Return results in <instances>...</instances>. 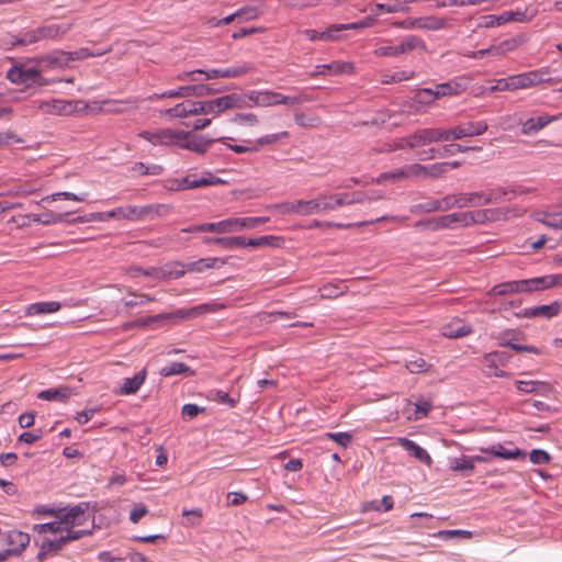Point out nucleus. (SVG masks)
Instances as JSON below:
<instances>
[{
  "label": "nucleus",
  "mask_w": 562,
  "mask_h": 562,
  "mask_svg": "<svg viewBox=\"0 0 562 562\" xmlns=\"http://www.w3.org/2000/svg\"><path fill=\"white\" fill-rule=\"evenodd\" d=\"M408 179L406 177V167H401L398 169H395L393 171L383 172L381 173L373 182L375 183H382L384 181H397V180H404Z\"/></svg>",
  "instance_id": "obj_51"
},
{
  "label": "nucleus",
  "mask_w": 562,
  "mask_h": 562,
  "mask_svg": "<svg viewBox=\"0 0 562 562\" xmlns=\"http://www.w3.org/2000/svg\"><path fill=\"white\" fill-rule=\"evenodd\" d=\"M516 387L522 393L547 394L551 391L550 384L541 381L518 380L516 381Z\"/></svg>",
  "instance_id": "obj_36"
},
{
  "label": "nucleus",
  "mask_w": 562,
  "mask_h": 562,
  "mask_svg": "<svg viewBox=\"0 0 562 562\" xmlns=\"http://www.w3.org/2000/svg\"><path fill=\"white\" fill-rule=\"evenodd\" d=\"M204 243H206V244L214 243V244L221 245L225 248L245 247L246 237L235 236V237L205 238Z\"/></svg>",
  "instance_id": "obj_45"
},
{
  "label": "nucleus",
  "mask_w": 562,
  "mask_h": 562,
  "mask_svg": "<svg viewBox=\"0 0 562 562\" xmlns=\"http://www.w3.org/2000/svg\"><path fill=\"white\" fill-rule=\"evenodd\" d=\"M558 119L559 116H550L547 114L540 115L538 117H531L522 124L521 132L525 135L537 133L551 122L557 121Z\"/></svg>",
  "instance_id": "obj_29"
},
{
  "label": "nucleus",
  "mask_w": 562,
  "mask_h": 562,
  "mask_svg": "<svg viewBox=\"0 0 562 562\" xmlns=\"http://www.w3.org/2000/svg\"><path fill=\"white\" fill-rule=\"evenodd\" d=\"M190 371V368L182 362H172L170 364L165 366L160 370V374L162 376H171L177 374H184Z\"/></svg>",
  "instance_id": "obj_53"
},
{
  "label": "nucleus",
  "mask_w": 562,
  "mask_h": 562,
  "mask_svg": "<svg viewBox=\"0 0 562 562\" xmlns=\"http://www.w3.org/2000/svg\"><path fill=\"white\" fill-rule=\"evenodd\" d=\"M70 27L71 23H52L37 27V33L40 34L41 41L46 38H56L68 32Z\"/></svg>",
  "instance_id": "obj_35"
},
{
  "label": "nucleus",
  "mask_w": 562,
  "mask_h": 562,
  "mask_svg": "<svg viewBox=\"0 0 562 562\" xmlns=\"http://www.w3.org/2000/svg\"><path fill=\"white\" fill-rule=\"evenodd\" d=\"M41 41V37H40V34L37 33V29L35 30H32V31H27L23 34H21L16 40L15 42L13 43V45H22V46H25V45H31V44H34L36 42Z\"/></svg>",
  "instance_id": "obj_57"
},
{
  "label": "nucleus",
  "mask_w": 562,
  "mask_h": 562,
  "mask_svg": "<svg viewBox=\"0 0 562 562\" xmlns=\"http://www.w3.org/2000/svg\"><path fill=\"white\" fill-rule=\"evenodd\" d=\"M61 304L56 301L37 302L30 304L25 310L26 316H37L43 314L56 313L60 310Z\"/></svg>",
  "instance_id": "obj_31"
},
{
  "label": "nucleus",
  "mask_w": 562,
  "mask_h": 562,
  "mask_svg": "<svg viewBox=\"0 0 562 562\" xmlns=\"http://www.w3.org/2000/svg\"><path fill=\"white\" fill-rule=\"evenodd\" d=\"M461 225L468 226L476 223H484L494 218V211L491 210H476L472 212H460Z\"/></svg>",
  "instance_id": "obj_33"
},
{
  "label": "nucleus",
  "mask_w": 562,
  "mask_h": 562,
  "mask_svg": "<svg viewBox=\"0 0 562 562\" xmlns=\"http://www.w3.org/2000/svg\"><path fill=\"white\" fill-rule=\"evenodd\" d=\"M229 140H232L229 137H221L217 139V142L222 143L236 154L257 153L255 143L251 140H246V145H233L229 143Z\"/></svg>",
  "instance_id": "obj_46"
},
{
  "label": "nucleus",
  "mask_w": 562,
  "mask_h": 562,
  "mask_svg": "<svg viewBox=\"0 0 562 562\" xmlns=\"http://www.w3.org/2000/svg\"><path fill=\"white\" fill-rule=\"evenodd\" d=\"M488 128L485 121H470L450 128H442L445 142L463 139L484 134Z\"/></svg>",
  "instance_id": "obj_7"
},
{
  "label": "nucleus",
  "mask_w": 562,
  "mask_h": 562,
  "mask_svg": "<svg viewBox=\"0 0 562 562\" xmlns=\"http://www.w3.org/2000/svg\"><path fill=\"white\" fill-rule=\"evenodd\" d=\"M88 503H80L71 507L49 509V516L55 517L54 521L35 526L38 532H49L53 538H45L42 542V552H56L61 550L71 541L90 535V530L78 529L86 525L89 519L87 515Z\"/></svg>",
  "instance_id": "obj_1"
},
{
  "label": "nucleus",
  "mask_w": 562,
  "mask_h": 562,
  "mask_svg": "<svg viewBox=\"0 0 562 562\" xmlns=\"http://www.w3.org/2000/svg\"><path fill=\"white\" fill-rule=\"evenodd\" d=\"M429 364L425 361L424 358H416L414 360H409L407 363H406V369L411 372V373H422V372H426L428 369H429Z\"/></svg>",
  "instance_id": "obj_60"
},
{
  "label": "nucleus",
  "mask_w": 562,
  "mask_h": 562,
  "mask_svg": "<svg viewBox=\"0 0 562 562\" xmlns=\"http://www.w3.org/2000/svg\"><path fill=\"white\" fill-rule=\"evenodd\" d=\"M538 220L549 227H552L555 229H559V228L562 229V212L559 214H553V215L548 214Z\"/></svg>",
  "instance_id": "obj_64"
},
{
  "label": "nucleus",
  "mask_w": 562,
  "mask_h": 562,
  "mask_svg": "<svg viewBox=\"0 0 562 562\" xmlns=\"http://www.w3.org/2000/svg\"><path fill=\"white\" fill-rule=\"evenodd\" d=\"M456 224H461L460 212L442 215L427 222V225H429L432 229L453 227Z\"/></svg>",
  "instance_id": "obj_39"
},
{
  "label": "nucleus",
  "mask_w": 562,
  "mask_h": 562,
  "mask_svg": "<svg viewBox=\"0 0 562 562\" xmlns=\"http://www.w3.org/2000/svg\"><path fill=\"white\" fill-rule=\"evenodd\" d=\"M414 49H420L425 52L427 47L420 37L409 35L397 45L380 46L375 48L374 55L378 57H396L403 54H407Z\"/></svg>",
  "instance_id": "obj_6"
},
{
  "label": "nucleus",
  "mask_w": 562,
  "mask_h": 562,
  "mask_svg": "<svg viewBox=\"0 0 562 562\" xmlns=\"http://www.w3.org/2000/svg\"><path fill=\"white\" fill-rule=\"evenodd\" d=\"M131 170L139 176H159L162 172V167L159 165L147 166L144 162H135Z\"/></svg>",
  "instance_id": "obj_49"
},
{
  "label": "nucleus",
  "mask_w": 562,
  "mask_h": 562,
  "mask_svg": "<svg viewBox=\"0 0 562 562\" xmlns=\"http://www.w3.org/2000/svg\"><path fill=\"white\" fill-rule=\"evenodd\" d=\"M409 26L415 29L438 30L442 26V23L435 19H418L411 22Z\"/></svg>",
  "instance_id": "obj_58"
},
{
  "label": "nucleus",
  "mask_w": 562,
  "mask_h": 562,
  "mask_svg": "<svg viewBox=\"0 0 562 562\" xmlns=\"http://www.w3.org/2000/svg\"><path fill=\"white\" fill-rule=\"evenodd\" d=\"M325 437L335 441L341 447H347L352 440V436L349 432H327Z\"/></svg>",
  "instance_id": "obj_62"
},
{
  "label": "nucleus",
  "mask_w": 562,
  "mask_h": 562,
  "mask_svg": "<svg viewBox=\"0 0 562 562\" xmlns=\"http://www.w3.org/2000/svg\"><path fill=\"white\" fill-rule=\"evenodd\" d=\"M474 462H488V459L482 456L461 457L453 459L450 469L454 472H473Z\"/></svg>",
  "instance_id": "obj_32"
},
{
  "label": "nucleus",
  "mask_w": 562,
  "mask_h": 562,
  "mask_svg": "<svg viewBox=\"0 0 562 562\" xmlns=\"http://www.w3.org/2000/svg\"><path fill=\"white\" fill-rule=\"evenodd\" d=\"M7 78L18 85L43 83L40 69L25 65H14L11 67L7 72Z\"/></svg>",
  "instance_id": "obj_12"
},
{
  "label": "nucleus",
  "mask_w": 562,
  "mask_h": 562,
  "mask_svg": "<svg viewBox=\"0 0 562 562\" xmlns=\"http://www.w3.org/2000/svg\"><path fill=\"white\" fill-rule=\"evenodd\" d=\"M326 204L325 213L345 205H351L350 193L323 194Z\"/></svg>",
  "instance_id": "obj_37"
},
{
  "label": "nucleus",
  "mask_w": 562,
  "mask_h": 562,
  "mask_svg": "<svg viewBox=\"0 0 562 562\" xmlns=\"http://www.w3.org/2000/svg\"><path fill=\"white\" fill-rule=\"evenodd\" d=\"M111 50H112L111 46L106 47L105 49H100V50H94V52L87 47H81L75 52H59L58 57H46V58H42L41 61H45L50 65L63 64V63L71 61V60H82V59H86L89 57L102 56L104 54L110 53Z\"/></svg>",
  "instance_id": "obj_13"
},
{
  "label": "nucleus",
  "mask_w": 562,
  "mask_h": 562,
  "mask_svg": "<svg viewBox=\"0 0 562 562\" xmlns=\"http://www.w3.org/2000/svg\"><path fill=\"white\" fill-rule=\"evenodd\" d=\"M147 376L146 369H143L142 371L137 372L132 378H125L122 381V384L120 386L119 394L121 395H131L135 394L140 386L144 384Z\"/></svg>",
  "instance_id": "obj_27"
},
{
  "label": "nucleus",
  "mask_w": 562,
  "mask_h": 562,
  "mask_svg": "<svg viewBox=\"0 0 562 562\" xmlns=\"http://www.w3.org/2000/svg\"><path fill=\"white\" fill-rule=\"evenodd\" d=\"M210 398L222 404H226L229 407H235L237 401L232 398L227 392L221 390H214L210 392Z\"/></svg>",
  "instance_id": "obj_59"
},
{
  "label": "nucleus",
  "mask_w": 562,
  "mask_h": 562,
  "mask_svg": "<svg viewBox=\"0 0 562 562\" xmlns=\"http://www.w3.org/2000/svg\"><path fill=\"white\" fill-rule=\"evenodd\" d=\"M441 333L447 338L456 339L470 335L472 333V328L462 319L453 318L451 322L442 326Z\"/></svg>",
  "instance_id": "obj_25"
},
{
  "label": "nucleus",
  "mask_w": 562,
  "mask_h": 562,
  "mask_svg": "<svg viewBox=\"0 0 562 562\" xmlns=\"http://www.w3.org/2000/svg\"><path fill=\"white\" fill-rule=\"evenodd\" d=\"M203 102L205 108L204 114H212L213 116H218L227 110L240 109L243 106V99L236 93L226 94Z\"/></svg>",
  "instance_id": "obj_10"
},
{
  "label": "nucleus",
  "mask_w": 562,
  "mask_h": 562,
  "mask_svg": "<svg viewBox=\"0 0 562 562\" xmlns=\"http://www.w3.org/2000/svg\"><path fill=\"white\" fill-rule=\"evenodd\" d=\"M269 221L270 218L267 216L235 217L236 232L252 229L268 223Z\"/></svg>",
  "instance_id": "obj_41"
},
{
  "label": "nucleus",
  "mask_w": 562,
  "mask_h": 562,
  "mask_svg": "<svg viewBox=\"0 0 562 562\" xmlns=\"http://www.w3.org/2000/svg\"><path fill=\"white\" fill-rule=\"evenodd\" d=\"M259 15V10L254 7H245L235 13L224 18L221 22L224 24H228L233 22L235 19H238L239 21H249L252 19H256Z\"/></svg>",
  "instance_id": "obj_43"
},
{
  "label": "nucleus",
  "mask_w": 562,
  "mask_h": 562,
  "mask_svg": "<svg viewBox=\"0 0 562 562\" xmlns=\"http://www.w3.org/2000/svg\"><path fill=\"white\" fill-rule=\"evenodd\" d=\"M226 262L227 260L223 258H202L187 263V269L189 272H203L207 269L220 268Z\"/></svg>",
  "instance_id": "obj_34"
},
{
  "label": "nucleus",
  "mask_w": 562,
  "mask_h": 562,
  "mask_svg": "<svg viewBox=\"0 0 562 562\" xmlns=\"http://www.w3.org/2000/svg\"><path fill=\"white\" fill-rule=\"evenodd\" d=\"M221 183H224V181L217 178L216 176L212 175L211 172H206L199 178L195 176H188L183 178L179 183L178 188L181 190H187L207 186H215Z\"/></svg>",
  "instance_id": "obj_20"
},
{
  "label": "nucleus",
  "mask_w": 562,
  "mask_h": 562,
  "mask_svg": "<svg viewBox=\"0 0 562 562\" xmlns=\"http://www.w3.org/2000/svg\"><path fill=\"white\" fill-rule=\"evenodd\" d=\"M7 549L0 552V562H4L10 555L20 554L30 543V536L19 530H11L4 538Z\"/></svg>",
  "instance_id": "obj_15"
},
{
  "label": "nucleus",
  "mask_w": 562,
  "mask_h": 562,
  "mask_svg": "<svg viewBox=\"0 0 562 562\" xmlns=\"http://www.w3.org/2000/svg\"><path fill=\"white\" fill-rule=\"evenodd\" d=\"M546 75L547 72L543 70H531L509 76L507 77L509 82V89L510 91H516L532 88L541 82H544Z\"/></svg>",
  "instance_id": "obj_16"
},
{
  "label": "nucleus",
  "mask_w": 562,
  "mask_h": 562,
  "mask_svg": "<svg viewBox=\"0 0 562 562\" xmlns=\"http://www.w3.org/2000/svg\"><path fill=\"white\" fill-rule=\"evenodd\" d=\"M182 232L187 233H216V234H227V233H235L236 232V225H235V217H228L220 222L215 223H203L199 225H192L188 228H183Z\"/></svg>",
  "instance_id": "obj_18"
},
{
  "label": "nucleus",
  "mask_w": 562,
  "mask_h": 562,
  "mask_svg": "<svg viewBox=\"0 0 562 562\" xmlns=\"http://www.w3.org/2000/svg\"><path fill=\"white\" fill-rule=\"evenodd\" d=\"M280 237L277 236H260L257 238H246L245 247H265V246H279Z\"/></svg>",
  "instance_id": "obj_50"
},
{
  "label": "nucleus",
  "mask_w": 562,
  "mask_h": 562,
  "mask_svg": "<svg viewBox=\"0 0 562 562\" xmlns=\"http://www.w3.org/2000/svg\"><path fill=\"white\" fill-rule=\"evenodd\" d=\"M32 108L49 115H70L76 111V105L71 101L61 99L34 100Z\"/></svg>",
  "instance_id": "obj_9"
},
{
  "label": "nucleus",
  "mask_w": 562,
  "mask_h": 562,
  "mask_svg": "<svg viewBox=\"0 0 562 562\" xmlns=\"http://www.w3.org/2000/svg\"><path fill=\"white\" fill-rule=\"evenodd\" d=\"M162 271L165 274V280L167 279H178L181 278L188 272L187 263H183L181 261H171L167 262L162 267Z\"/></svg>",
  "instance_id": "obj_42"
},
{
  "label": "nucleus",
  "mask_w": 562,
  "mask_h": 562,
  "mask_svg": "<svg viewBox=\"0 0 562 562\" xmlns=\"http://www.w3.org/2000/svg\"><path fill=\"white\" fill-rule=\"evenodd\" d=\"M521 281H507L499 283L492 288L491 294L493 295H505L509 293H522L521 292Z\"/></svg>",
  "instance_id": "obj_44"
},
{
  "label": "nucleus",
  "mask_w": 562,
  "mask_h": 562,
  "mask_svg": "<svg viewBox=\"0 0 562 562\" xmlns=\"http://www.w3.org/2000/svg\"><path fill=\"white\" fill-rule=\"evenodd\" d=\"M457 207L463 209L467 206H481L484 205L483 192H471V193H458L457 194Z\"/></svg>",
  "instance_id": "obj_38"
},
{
  "label": "nucleus",
  "mask_w": 562,
  "mask_h": 562,
  "mask_svg": "<svg viewBox=\"0 0 562 562\" xmlns=\"http://www.w3.org/2000/svg\"><path fill=\"white\" fill-rule=\"evenodd\" d=\"M75 392L66 385L41 391L37 397L44 401L66 402Z\"/></svg>",
  "instance_id": "obj_30"
},
{
  "label": "nucleus",
  "mask_w": 562,
  "mask_h": 562,
  "mask_svg": "<svg viewBox=\"0 0 562 562\" xmlns=\"http://www.w3.org/2000/svg\"><path fill=\"white\" fill-rule=\"evenodd\" d=\"M536 3L526 4L524 8H516L514 10H507L499 14H491L482 18L481 26L495 27L508 22H528L533 19L538 13Z\"/></svg>",
  "instance_id": "obj_4"
},
{
  "label": "nucleus",
  "mask_w": 562,
  "mask_h": 562,
  "mask_svg": "<svg viewBox=\"0 0 562 562\" xmlns=\"http://www.w3.org/2000/svg\"><path fill=\"white\" fill-rule=\"evenodd\" d=\"M206 311H209L207 305L202 304V305L195 306L190 310H178L173 314H161L164 316L161 319L170 318L172 316L180 317V318H191V317H195Z\"/></svg>",
  "instance_id": "obj_47"
},
{
  "label": "nucleus",
  "mask_w": 562,
  "mask_h": 562,
  "mask_svg": "<svg viewBox=\"0 0 562 562\" xmlns=\"http://www.w3.org/2000/svg\"><path fill=\"white\" fill-rule=\"evenodd\" d=\"M168 211V206L164 204H148V205H125L120 206L108 212L92 213L91 220L106 222L112 218L126 220L132 222L154 220L157 216L164 215Z\"/></svg>",
  "instance_id": "obj_3"
},
{
  "label": "nucleus",
  "mask_w": 562,
  "mask_h": 562,
  "mask_svg": "<svg viewBox=\"0 0 562 562\" xmlns=\"http://www.w3.org/2000/svg\"><path fill=\"white\" fill-rule=\"evenodd\" d=\"M138 137L153 146L178 147L198 154H204L212 144V140H205L191 132L169 127L142 131Z\"/></svg>",
  "instance_id": "obj_2"
},
{
  "label": "nucleus",
  "mask_w": 562,
  "mask_h": 562,
  "mask_svg": "<svg viewBox=\"0 0 562 562\" xmlns=\"http://www.w3.org/2000/svg\"><path fill=\"white\" fill-rule=\"evenodd\" d=\"M288 137H289V133L286 131H283L280 133L268 134V135L261 136V137L257 138L254 143L257 148V151H259L262 147L268 146V145H273V144L278 143L280 139L288 138Z\"/></svg>",
  "instance_id": "obj_48"
},
{
  "label": "nucleus",
  "mask_w": 562,
  "mask_h": 562,
  "mask_svg": "<svg viewBox=\"0 0 562 562\" xmlns=\"http://www.w3.org/2000/svg\"><path fill=\"white\" fill-rule=\"evenodd\" d=\"M247 98L255 105L263 108L276 105L294 106L312 100L307 95H285L271 90L250 91Z\"/></svg>",
  "instance_id": "obj_5"
},
{
  "label": "nucleus",
  "mask_w": 562,
  "mask_h": 562,
  "mask_svg": "<svg viewBox=\"0 0 562 562\" xmlns=\"http://www.w3.org/2000/svg\"><path fill=\"white\" fill-rule=\"evenodd\" d=\"M295 203L296 215L299 216L325 213L326 204L324 203L323 194H318L316 198L310 200H295Z\"/></svg>",
  "instance_id": "obj_19"
},
{
  "label": "nucleus",
  "mask_w": 562,
  "mask_h": 562,
  "mask_svg": "<svg viewBox=\"0 0 562 562\" xmlns=\"http://www.w3.org/2000/svg\"><path fill=\"white\" fill-rule=\"evenodd\" d=\"M212 93H215V91L210 89L207 86H183L178 89L165 91L160 93V97L186 98L192 95L202 97Z\"/></svg>",
  "instance_id": "obj_23"
},
{
  "label": "nucleus",
  "mask_w": 562,
  "mask_h": 562,
  "mask_svg": "<svg viewBox=\"0 0 562 562\" xmlns=\"http://www.w3.org/2000/svg\"><path fill=\"white\" fill-rule=\"evenodd\" d=\"M521 281L522 293H533L562 284V274H547Z\"/></svg>",
  "instance_id": "obj_17"
},
{
  "label": "nucleus",
  "mask_w": 562,
  "mask_h": 562,
  "mask_svg": "<svg viewBox=\"0 0 562 562\" xmlns=\"http://www.w3.org/2000/svg\"><path fill=\"white\" fill-rule=\"evenodd\" d=\"M442 128H422L406 136V145L409 149H415L431 143L445 142Z\"/></svg>",
  "instance_id": "obj_14"
},
{
  "label": "nucleus",
  "mask_w": 562,
  "mask_h": 562,
  "mask_svg": "<svg viewBox=\"0 0 562 562\" xmlns=\"http://www.w3.org/2000/svg\"><path fill=\"white\" fill-rule=\"evenodd\" d=\"M524 43H525V37L520 36V35L507 38V40H505V41L499 43L501 52H503V55H505V54H507L509 52H514L515 49H517Z\"/></svg>",
  "instance_id": "obj_54"
},
{
  "label": "nucleus",
  "mask_w": 562,
  "mask_h": 562,
  "mask_svg": "<svg viewBox=\"0 0 562 562\" xmlns=\"http://www.w3.org/2000/svg\"><path fill=\"white\" fill-rule=\"evenodd\" d=\"M561 306L562 304L559 301H554L548 305L525 308L521 316L526 318L542 317L550 319L560 313Z\"/></svg>",
  "instance_id": "obj_22"
},
{
  "label": "nucleus",
  "mask_w": 562,
  "mask_h": 562,
  "mask_svg": "<svg viewBox=\"0 0 562 562\" xmlns=\"http://www.w3.org/2000/svg\"><path fill=\"white\" fill-rule=\"evenodd\" d=\"M256 70L255 66L250 63H243L227 68H212L207 70L196 69L200 75H204L205 80L216 78H238Z\"/></svg>",
  "instance_id": "obj_11"
},
{
  "label": "nucleus",
  "mask_w": 562,
  "mask_h": 562,
  "mask_svg": "<svg viewBox=\"0 0 562 562\" xmlns=\"http://www.w3.org/2000/svg\"><path fill=\"white\" fill-rule=\"evenodd\" d=\"M353 71L352 63L336 60L326 65H317L312 76L353 74Z\"/></svg>",
  "instance_id": "obj_21"
},
{
  "label": "nucleus",
  "mask_w": 562,
  "mask_h": 562,
  "mask_svg": "<svg viewBox=\"0 0 562 562\" xmlns=\"http://www.w3.org/2000/svg\"><path fill=\"white\" fill-rule=\"evenodd\" d=\"M268 210H273L281 215H296V203L294 201H284L269 205Z\"/></svg>",
  "instance_id": "obj_52"
},
{
  "label": "nucleus",
  "mask_w": 562,
  "mask_h": 562,
  "mask_svg": "<svg viewBox=\"0 0 562 562\" xmlns=\"http://www.w3.org/2000/svg\"><path fill=\"white\" fill-rule=\"evenodd\" d=\"M510 356L503 351H492L482 359V370L486 376L508 378L510 374L502 368L507 364Z\"/></svg>",
  "instance_id": "obj_8"
},
{
  "label": "nucleus",
  "mask_w": 562,
  "mask_h": 562,
  "mask_svg": "<svg viewBox=\"0 0 562 562\" xmlns=\"http://www.w3.org/2000/svg\"><path fill=\"white\" fill-rule=\"evenodd\" d=\"M438 211H439L438 200H429L427 202L413 205L411 207V212L414 214L431 213V212H438Z\"/></svg>",
  "instance_id": "obj_56"
},
{
  "label": "nucleus",
  "mask_w": 562,
  "mask_h": 562,
  "mask_svg": "<svg viewBox=\"0 0 562 562\" xmlns=\"http://www.w3.org/2000/svg\"><path fill=\"white\" fill-rule=\"evenodd\" d=\"M484 196V205L490 203H496L502 201L509 192L505 191L502 188L491 189L487 191H482Z\"/></svg>",
  "instance_id": "obj_55"
},
{
  "label": "nucleus",
  "mask_w": 562,
  "mask_h": 562,
  "mask_svg": "<svg viewBox=\"0 0 562 562\" xmlns=\"http://www.w3.org/2000/svg\"><path fill=\"white\" fill-rule=\"evenodd\" d=\"M374 19L371 16H367L366 19L356 22V23H349V24H337L329 26L326 31H323V41L330 42V41H337L338 40V33L344 30L349 29H359V27H369L373 25Z\"/></svg>",
  "instance_id": "obj_24"
},
{
  "label": "nucleus",
  "mask_w": 562,
  "mask_h": 562,
  "mask_svg": "<svg viewBox=\"0 0 562 562\" xmlns=\"http://www.w3.org/2000/svg\"><path fill=\"white\" fill-rule=\"evenodd\" d=\"M480 450L486 454L505 460L525 459L526 457L525 451L518 448L506 449L501 443L487 448H481Z\"/></svg>",
  "instance_id": "obj_26"
},
{
  "label": "nucleus",
  "mask_w": 562,
  "mask_h": 562,
  "mask_svg": "<svg viewBox=\"0 0 562 562\" xmlns=\"http://www.w3.org/2000/svg\"><path fill=\"white\" fill-rule=\"evenodd\" d=\"M468 88V81L464 78H458L450 80L445 83H440V89H442L441 94L447 95H458L464 92Z\"/></svg>",
  "instance_id": "obj_40"
},
{
  "label": "nucleus",
  "mask_w": 562,
  "mask_h": 562,
  "mask_svg": "<svg viewBox=\"0 0 562 562\" xmlns=\"http://www.w3.org/2000/svg\"><path fill=\"white\" fill-rule=\"evenodd\" d=\"M183 105L186 106V110H187V113L189 114V116L204 114V112H205L203 101L188 100V101L183 102Z\"/></svg>",
  "instance_id": "obj_63"
},
{
  "label": "nucleus",
  "mask_w": 562,
  "mask_h": 562,
  "mask_svg": "<svg viewBox=\"0 0 562 562\" xmlns=\"http://www.w3.org/2000/svg\"><path fill=\"white\" fill-rule=\"evenodd\" d=\"M449 171V165L447 162H437L430 166H426V178H438Z\"/></svg>",
  "instance_id": "obj_61"
},
{
  "label": "nucleus",
  "mask_w": 562,
  "mask_h": 562,
  "mask_svg": "<svg viewBox=\"0 0 562 562\" xmlns=\"http://www.w3.org/2000/svg\"><path fill=\"white\" fill-rule=\"evenodd\" d=\"M397 442L400 443V446L403 449H405L406 451L412 453L417 460L426 463L427 465L431 464L432 460H431V457L429 456V453L426 450H424L422 447H419L413 440L401 437V438H397Z\"/></svg>",
  "instance_id": "obj_28"
}]
</instances>
